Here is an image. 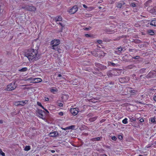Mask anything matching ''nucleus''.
I'll return each instance as SVG.
<instances>
[{
  "instance_id": "nucleus-13",
  "label": "nucleus",
  "mask_w": 156,
  "mask_h": 156,
  "mask_svg": "<svg viewBox=\"0 0 156 156\" xmlns=\"http://www.w3.org/2000/svg\"><path fill=\"white\" fill-rule=\"evenodd\" d=\"M97 52H98V57L99 58H101V57H104L106 54V53H104L103 51L98 49H97Z\"/></svg>"
},
{
  "instance_id": "nucleus-31",
  "label": "nucleus",
  "mask_w": 156,
  "mask_h": 156,
  "mask_svg": "<svg viewBox=\"0 0 156 156\" xmlns=\"http://www.w3.org/2000/svg\"><path fill=\"white\" fill-rule=\"evenodd\" d=\"M129 118L130 120V121L132 122L133 121H136V119L135 118H133L131 116H129Z\"/></svg>"
},
{
  "instance_id": "nucleus-16",
  "label": "nucleus",
  "mask_w": 156,
  "mask_h": 156,
  "mask_svg": "<svg viewBox=\"0 0 156 156\" xmlns=\"http://www.w3.org/2000/svg\"><path fill=\"white\" fill-rule=\"evenodd\" d=\"M58 135V133L57 131H54L49 133L48 136L51 137H56Z\"/></svg>"
},
{
  "instance_id": "nucleus-7",
  "label": "nucleus",
  "mask_w": 156,
  "mask_h": 156,
  "mask_svg": "<svg viewBox=\"0 0 156 156\" xmlns=\"http://www.w3.org/2000/svg\"><path fill=\"white\" fill-rule=\"evenodd\" d=\"M156 76V71H151L146 76V77L147 78H154Z\"/></svg>"
},
{
  "instance_id": "nucleus-37",
  "label": "nucleus",
  "mask_w": 156,
  "mask_h": 156,
  "mask_svg": "<svg viewBox=\"0 0 156 156\" xmlns=\"http://www.w3.org/2000/svg\"><path fill=\"white\" fill-rule=\"evenodd\" d=\"M122 122L123 124H126L127 123L128 121H127V119L126 118H125L122 121Z\"/></svg>"
},
{
  "instance_id": "nucleus-55",
  "label": "nucleus",
  "mask_w": 156,
  "mask_h": 156,
  "mask_svg": "<svg viewBox=\"0 0 156 156\" xmlns=\"http://www.w3.org/2000/svg\"><path fill=\"white\" fill-rule=\"evenodd\" d=\"M140 121L141 122H144V120L143 119H141L140 120Z\"/></svg>"
},
{
  "instance_id": "nucleus-21",
  "label": "nucleus",
  "mask_w": 156,
  "mask_h": 156,
  "mask_svg": "<svg viewBox=\"0 0 156 156\" xmlns=\"http://www.w3.org/2000/svg\"><path fill=\"white\" fill-rule=\"evenodd\" d=\"M108 66H118L119 64H115L113 62H111L108 61Z\"/></svg>"
},
{
  "instance_id": "nucleus-2",
  "label": "nucleus",
  "mask_w": 156,
  "mask_h": 156,
  "mask_svg": "<svg viewBox=\"0 0 156 156\" xmlns=\"http://www.w3.org/2000/svg\"><path fill=\"white\" fill-rule=\"evenodd\" d=\"M121 92L122 94H129L131 95H135L137 93V90H132V88L128 87L123 88Z\"/></svg>"
},
{
  "instance_id": "nucleus-43",
  "label": "nucleus",
  "mask_w": 156,
  "mask_h": 156,
  "mask_svg": "<svg viewBox=\"0 0 156 156\" xmlns=\"http://www.w3.org/2000/svg\"><path fill=\"white\" fill-rule=\"evenodd\" d=\"M68 129H73L74 128L75 126H68Z\"/></svg>"
},
{
  "instance_id": "nucleus-62",
  "label": "nucleus",
  "mask_w": 156,
  "mask_h": 156,
  "mask_svg": "<svg viewBox=\"0 0 156 156\" xmlns=\"http://www.w3.org/2000/svg\"><path fill=\"white\" fill-rule=\"evenodd\" d=\"M43 109L44 110L47 112H48V113H49V112L48 111L47 109H45L44 108V109Z\"/></svg>"
},
{
  "instance_id": "nucleus-41",
  "label": "nucleus",
  "mask_w": 156,
  "mask_h": 156,
  "mask_svg": "<svg viewBox=\"0 0 156 156\" xmlns=\"http://www.w3.org/2000/svg\"><path fill=\"white\" fill-rule=\"evenodd\" d=\"M37 105L41 107L43 109H44V107L42 105L41 103L39 102H37Z\"/></svg>"
},
{
  "instance_id": "nucleus-22",
  "label": "nucleus",
  "mask_w": 156,
  "mask_h": 156,
  "mask_svg": "<svg viewBox=\"0 0 156 156\" xmlns=\"http://www.w3.org/2000/svg\"><path fill=\"white\" fill-rule=\"evenodd\" d=\"M150 24L151 25L154 26H156V19L154 18L152 20L150 23Z\"/></svg>"
},
{
  "instance_id": "nucleus-54",
  "label": "nucleus",
  "mask_w": 156,
  "mask_h": 156,
  "mask_svg": "<svg viewBox=\"0 0 156 156\" xmlns=\"http://www.w3.org/2000/svg\"><path fill=\"white\" fill-rule=\"evenodd\" d=\"M102 41L100 40H98L97 41V42L99 44H101L102 43Z\"/></svg>"
},
{
  "instance_id": "nucleus-6",
  "label": "nucleus",
  "mask_w": 156,
  "mask_h": 156,
  "mask_svg": "<svg viewBox=\"0 0 156 156\" xmlns=\"http://www.w3.org/2000/svg\"><path fill=\"white\" fill-rule=\"evenodd\" d=\"M113 76H119L121 74L122 70L120 69H115L112 70Z\"/></svg>"
},
{
  "instance_id": "nucleus-11",
  "label": "nucleus",
  "mask_w": 156,
  "mask_h": 156,
  "mask_svg": "<svg viewBox=\"0 0 156 156\" xmlns=\"http://www.w3.org/2000/svg\"><path fill=\"white\" fill-rule=\"evenodd\" d=\"M70 112L73 115L75 116L78 113L79 109L77 108H71L70 109Z\"/></svg>"
},
{
  "instance_id": "nucleus-20",
  "label": "nucleus",
  "mask_w": 156,
  "mask_h": 156,
  "mask_svg": "<svg viewBox=\"0 0 156 156\" xmlns=\"http://www.w3.org/2000/svg\"><path fill=\"white\" fill-rule=\"evenodd\" d=\"M135 67V66L134 64H131L126 66L125 68L127 69H130Z\"/></svg>"
},
{
  "instance_id": "nucleus-39",
  "label": "nucleus",
  "mask_w": 156,
  "mask_h": 156,
  "mask_svg": "<svg viewBox=\"0 0 156 156\" xmlns=\"http://www.w3.org/2000/svg\"><path fill=\"white\" fill-rule=\"evenodd\" d=\"M112 88V86H110L109 85H108V86L105 87V89H108L109 90L111 89Z\"/></svg>"
},
{
  "instance_id": "nucleus-49",
  "label": "nucleus",
  "mask_w": 156,
  "mask_h": 156,
  "mask_svg": "<svg viewBox=\"0 0 156 156\" xmlns=\"http://www.w3.org/2000/svg\"><path fill=\"white\" fill-rule=\"evenodd\" d=\"M97 75L100 76H103L102 73H98Z\"/></svg>"
},
{
  "instance_id": "nucleus-33",
  "label": "nucleus",
  "mask_w": 156,
  "mask_h": 156,
  "mask_svg": "<svg viewBox=\"0 0 156 156\" xmlns=\"http://www.w3.org/2000/svg\"><path fill=\"white\" fill-rule=\"evenodd\" d=\"M130 56L131 57V58L132 59H131L130 60L127 61H130L131 60H132L133 59H139L140 57V56H139L138 55H137L135 57H132L131 56Z\"/></svg>"
},
{
  "instance_id": "nucleus-46",
  "label": "nucleus",
  "mask_w": 156,
  "mask_h": 156,
  "mask_svg": "<svg viewBox=\"0 0 156 156\" xmlns=\"http://www.w3.org/2000/svg\"><path fill=\"white\" fill-rule=\"evenodd\" d=\"M152 2L151 0H149L147 1L145 3V5L146 6V5L151 3Z\"/></svg>"
},
{
  "instance_id": "nucleus-57",
  "label": "nucleus",
  "mask_w": 156,
  "mask_h": 156,
  "mask_svg": "<svg viewBox=\"0 0 156 156\" xmlns=\"http://www.w3.org/2000/svg\"><path fill=\"white\" fill-rule=\"evenodd\" d=\"M95 99V98H93L91 99L90 101V102H93V101H94V100Z\"/></svg>"
},
{
  "instance_id": "nucleus-28",
  "label": "nucleus",
  "mask_w": 156,
  "mask_h": 156,
  "mask_svg": "<svg viewBox=\"0 0 156 156\" xmlns=\"http://www.w3.org/2000/svg\"><path fill=\"white\" fill-rule=\"evenodd\" d=\"M112 73V70L108 71L107 74L109 77H111L113 76Z\"/></svg>"
},
{
  "instance_id": "nucleus-5",
  "label": "nucleus",
  "mask_w": 156,
  "mask_h": 156,
  "mask_svg": "<svg viewBox=\"0 0 156 156\" xmlns=\"http://www.w3.org/2000/svg\"><path fill=\"white\" fill-rule=\"evenodd\" d=\"M60 41L58 39H54L51 41V44L52 45V49H55V48L59 44Z\"/></svg>"
},
{
  "instance_id": "nucleus-52",
  "label": "nucleus",
  "mask_w": 156,
  "mask_h": 156,
  "mask_svg": "<svg viewBox=\"0 0 156 156\" xmlns=\"http://www.w3.org/2000/svg\"><path fill=\"white\" fill-rule=\"evenodd\" d=\"M58 114L60 116H62L63 115V113L62 112H60L58 113Z\"/></svg>"
},
{
  "instance_id": "nucleus-3",
  "label": "nucleus",
  "mask_w": 156,
  "mask_h": 156,
  "mask_svg": "<svg viewBox=\"0 0 156 156\" xmlns=\"http://www.w3.org/2000/svg\"><path fill=\"white\" fill-rule=\"evenodd\" d=\"M17 87L16 82L10 83L7 86L6 89L7 91H12L15 89Z\"/></svg>"
},
{
  "instance_id": "nucleus-15",
  "label": "nucleus",
  "mask_w": 156,
  "mask_h": 156,
  "mask_svg": "<svg viewBox=\"0 0 156 156\" xmlns=\"http://www.w3.org/2000/svg\"><path fill=\"white\" fill-rule=\"evenodd\" d=\"M125 50L126 49L125 48H122V47L120 46L116 48V50L115 51V52L116 53L119 54V53H121L122 51H125Z\"/></svg>"
},
{
  "instance_id": "nucleus-40",
  "label": "nucleus",
  "mask_w": 156,
  "mask_h": 156,
  "mask_svg": "<svg viewBox=\"0 0 156 156\" xmlns=\"http://www.w3.org/2000/svg\"><path fill=\"white\" fill-rule=\"evenodd\" d=\"M0 155L2 156H5V153L2 151V150L1 149H0Z\"/></svg>"
},
{
  "instance_id": "nucleus-12",
  "label": "nucleus",
  "mask_w": 156,
  "mask_h": 156,
  "mask_svg": "<svg viewBox=\"0 0 156 156\" xmlns=\"http://www.w3.org/2000/svg\"><path fill=\"white\" fill-rule=\"evenodd\" d=\"M28 102V101L27 100L17 101L15 102V105L16 106L20 105L23 106L26 104Z\"/></svg>"
},
{
  "instance_id": "nucleus-56",
  "label": "nucleus",
  "mask_w": 156,
  "mask_h": 156,
  "mask_svg": "<svg viewBox=\"0 0 156 156\" xmlns=\"http://www.w3.org/2000/svg\"><path fill=\"white\" fill-rule=\"evenodd\" d=\"M53 56L54 57H56L58 56V55L57 54L55 53L53 54Z\"/></svg>"
},
{
  "instance_id": "nucleus-64",
  "label": "nucleus",
  "mask_w": 156,
  "mask_h": 156,
  "mask_svg": "<svg viewBox=\"0 0 156 156\" xmlns=\"http://www.w3.org/2000/svg\"><path fill=\"white\" fill-rule=\"evenodd\" d=\"M51 152L52 153H54L55 152V151L53 150H51Z\"/></svg>"
},
{
  "instance_id": "nucleus-35",
  "label": "nucleus",
  "mask_w": 156,
  "mask_h": 156,
  "mask_svg": "<svg viewBox=\"0 0 156 156\" xmlns=\"http://www.w3.org/2000/svg\"><path fill=\"white\" fill-rule=\"evenodd\" d=\"M27 70V67H24L21 69H19V71L20 72H25Z\"/></svg>"
},
{
  "instance_id": "nucleus-14",
  "label": "nucleus",
  "mask_w": 156,
  "mask_h": 156,
  "mask_svg": "<svg viewBox=\"0 0 156 156\" xmlns=\"http://www.w3.org/2000/svg\"><path fill=\"white\" fill-rule=\"evenodd\" d=\"M78 7L77 5L74 6L72 8L69 10V12L71 14L75 13L78 10Z\"/></svg>"
},
{
  "instance_id": "nucleus-45",
  "label": "nucleus",
  "mask_w": 156,
  "mask_h": 156,
  "mask_svg": "<svg viewBox=\"0 0 156 156\" xmlns=\"http://www.w3.org/2000/svg\"><path fill=\"white\" fill-rule=\"evenodd\" d=\"M58 105L59 107H62L63 105L62 103L58 102Z\"/></svg>"
},
{
  "instance_id": "nucleus-60",
  "label": "nucleus",
  "mask_w": 156,
  "mask_h": 156,
  "mask_svg": "<svg viewBox=\"0 0 156 156\" xmlns=\"http://www.w3.org/2000/svg\"><path fill=\"white\" fill-rule=\"evenodd\" d=\"M62 76V75L61 74H59L58 76H57V77H60Z\"/></svg>"
},
{
  "instance_id": "nucleus-9",
  "label": "nucleus",
  "mask_w": 156,
  "mask_h": 156,
  "mask_svg": "<svg viewBox=\"0 0 156 156\" xmlns=\"http://www.w3.org/2000/svg\"><path fill=\"white\" fill-rule=\"evenodd\" d=\"M147 10L151 13L156 14V6H149L147 8Z\"/></svg>"
},
{
  "instance_id": "nucleus-48",
  "label": "nucleus",
  "mask_w": 156,
  "mask_h": 156,
  "mask_svg": "<svg viewBox=\"0 0 156 156\" xmlns=\"http://www.w3.org/2000/svg\"><path fill=\"white\" fill-rule=\"evenodd\" d=\"M91 28L90 27V28H87V27H84L83 29L84 30H90V29Z\"/></svg>"
},
{
  "instance_id": "nucleus-44",
  "label": "nucleus",
  "mask_w": 156,
  "mask_h": 156,
  "mask_svg": "<svg viewBox=\"0 0 156 156\" xmlns=\"http://www.w3.org/2000/svg\"><path fill=\"white\" fill-rule=\"evenodd\" d=\"M151 121L152 122H154L155 121L154 118H151Z\"/></svg>"
},
{
  "instance_id": "nucleus-61",
  "label": "nucleus",
  "mask_w": 156,
  "mask_h": 156,
  "mask_svg": "<svg viewBox=\"0 0 156 156\" xmlns=\"http://www.w3.org/2000/svg\"><path fill=\"white\" fill-rule=\"evenodd\" d=\"M3 123V120H0V124H2Z\"/></svg>"
},
{
  "instance_id": "nucleus-30",
  "label": "nucleus",
  "mask_w": 156,
  "mask_h": 156,
  "mask_svg": "<svg viewBox=\"0 0 156 156\" xmlns=\"http://www.w3.org/2000/svg\"><path fill=\"white\" fill-rule=\"evenodd\" d=\"M146 69L142 68L139 70V73L143 74L146 73Z\"/></svg>"
},
{
  "instance_id": "nucleus-23",
  "label": "nucleus",
  "mask_w": 156,
  "mask_h": 156,
  "mask_svg": "<svg viewBox=\"0 0 156 156\" xmlns=\"http://www.w3.org/2000/svg\"><path fill=\"white\" fill-rule=\"evenodd\" d=\"M129 4L130 6L133 7H135L136 6V3L133 1H130L129 2Z\"/></svg>"
},
{
  "instance_id": "nucleus-50",
  "label": "nucleus",
  "mask_w": 156,
  "mask_h": 156,
  "mask_svg": "<svg viewBox=\"0 0 156 156\" xmlns=\"http://www.w3.org/2000/svg\"><path fill=\"white\" fill-rule=\"evenodd\" d=\"M118 138L119 139L121 140L122 139V136L121 135H119L118 136Z\"/></svg>"
},
{
  "instance_id": "nucleus-53",
  "label": "nucleus",
  "mask_w": 156,
  "mask_h": 156,
  "mask_svg": "<svg viewBox=\"0 0 156 156\" xmlns=\"http://www.w3.org/2000/svg\"><path fill=\"white\" fill-rule=\"evenodd\" d=\"M112 140H116L117 139V138L115 136H114L112 137Z\"/></svg>"
},
{
  "instance_id": "nucleus-63",
  "label": "nucleus",
  "mask_w": 156,
  "mask_h": 156,
  "mask_svg": "<svg viewBox=\"0 0 156 156\" xmlns=\"http://www.w3.org/2000/svg\"><path fill=\"white\" fill-rule=\"evenodd\" d=\"M43 116V115L41 114H39V117L41 118H42V117Z\"/></svg>"
},
{
  "instance_id": "nucleus-29",
  "label": "nucleus",
  "mask_w": 156,
  "mask_h": 156,
  "mask_svg": "<svg viewBox=\"0 0 156 156\" xmlns=\"http://www.w3.org/2000/svg\"><path fill=\"white\" fill-rule=\"evenodd\" d=\"M85 36L87 37H90L91 38H94V36L93 35L90 34H85Z\"/></svg>"
},
{
  "instance_id": "nucleus-24",
  "label": "nucleus",
  "mask_w": 156,
  "mask_h": 156,
  "mask_svg": "<svg viewBox=\"0 0 156 156\" xmlns=\"http://www.w3.org/2000/svg\"><path fill=\"white\" fill-rule=\"evenodd\" d=\"M53 49L57 51L58 52L59 54L62 53L63 51V50L61 49L60 47H56L55 48V49Z\"/></svg>"
},
{
  "instance_id": "nucleus-27",
  "label": "nucleus",
  "mask_w": 156,
  "mask_h": 156,
  "mask_svg": "<svg viewBox=\"0 0 156 156\" xmlns=\"http://www.w3.org/2000/svg\"><path fill=\"white\" fill-rule=\"evenodd\" d=\"M34 82L36 83H38L42 81V80L41 78H35L34 79Z\"/></svg>"
},
{
  "instance_id": "nucleus-34",
  "label": "nucleus",
  "mask_w": 156,
  "mask_h": 156,
  "mask_svg": "<svg viewBox=\"0 0 156 156\" xmlns=\"http://www.w3.org/2000/svg\"><path fill=\"white\" fill-rule=\"evenodd\" d=\"M148 33L151 35H153L154 34V31L152 30H149L148 31Z\"/></svg>"
},
{
  "instance_id": "nucleus-19",
  "label": "nucleus",
  "mask_w": 156,
  "mask_h": 156,
  "mask_svg": "<svg viewBox=\"0 0 156 156\" xmlns=\"http://www.w3.org/2000/svg\"><path fill=\"white\" fill-rule=\"evenodd\" d=\"M116 31V29H115L113 28V29H112V28H111V29H109L108 30H107V33L109 34H114Z\"/></svg>"
},
{
  "instance_id": "nucleus-17",
  "label": "nucleus",
  "mask_w": 156,
  "mask_h": 156,
  "mask_svg": "<svg viewBox=\"0 0 156 156\" xmlns=\"http://www.w3.org/2000/svg\"><path fill=\"white\" fill-rule=\"evenodd\" d=\"M125 4V3L123 1H120L119 2L116 3V6L118 8H121L122 6Z\"/></svg>"
},
{
  "instance_id": "nucleus-18",
  "label": "nucleus",
  "mask_w": 156,
  "mask_h": 156,
  "mask_svg": "<svg viewBox=\"0 0 156 156\" xmlns=\"http://www.w3.org/2000/svg\"><path fill=\"white\" fill-rule=\"evenodd\" d=\"M62 17L60 16H57L56 17H54L53 19L56 22H57V21H62Z\"/></svg>"
},
{
  "instance_id": "nucleus-1",
  "label": "nucleus",
  "mask_w": 156,
  "mask_h": 156,
  "mask_svg": "<svg viewBox=\"0 0 156 156\" xmlns=\"http://www.w3.org/2000/svg\"><path fill=\"white\" fill-rule=\"evenodd\" d=\"M25 55L30 62L36 61L40 58L37 50L34 49H28Z\"/></svg>"
},
{
  "instance_id": "nucleus-58",
  "label": "nucleus",
  "mask_w": 156,
  "mask_h": 156,
  "mask_svg": "<svg viewBox=\"0 0 156 156\" xmlns=\"http://www.w3.org/2000/svg\"><path fill=\"white\" fill-rule=\"evenodd\" d=\"M83 7H84V8H87V6L86 5H85V4H83Z\"/></svg>"
},
{
  "instance_id": "nucleus-8",
  "label": "nucleus",
  "mask_w": 156,
  "mask_h": 156,
  "mask_svg": "<svg viewBox=\"0 0 156 156\" xmlns=\"http://www.w3.org/2000/svg\"><path fill=\"white\" fill-rule=\"evenodd\" d=\"M130 80V78L128 76L120 78L119 79V81L122 83L127 82Z\"/></svg>"
},
{
  "instance_id": "nucleus-26",
  "label": "nucleus",
  "mask_w": 156,
  "mask_h": 156,
  "mask_svg": "<svg viewBox=\"0 0 156 156\" xmlns=\"http://www.w3.org/2000/svg\"><path fill=\"white\" fill-rule=\"evenodd\" d=\"M91 54L94 56L98 57V52H97V49L91 51Z\"/></svg>"
},
{
  "instance_id": "nucleus-47",
  "label": "nucleus",
  "mask_w": 156,
  "mask_h": 156,
  "mask_svg": "<svg viewBox=\"0 0 156 156\" xmlns=\"http://www.w3.org/2000/svg\"><path fill=\"white\" fill-rule=\"evenodd\" d=\"M35 79V78H34L33 77H30L28 78V79L29 80H32L33 81V82H34V79Z\"/></svg>"
},
{
  "instance_id": "nucleus-38",
  "label": "nucleus",
  "mask_w": 156,
  "mask_h": 156,
  "mask_svg": "<svg viewBox=\"0 0 156 156\" xmlns=\"http://www.w3.org/2000/svg\"><path fill=\"white\" fill-rule=\"evenodd\" d=\"M30 149V146H26L25 147V148L24 149V150L25 151H28Z\"/></svg>"
},
{
  "instance_id": "nucleus-59",
  "label": "nucleus",
  "mask_w": 156,
  "mask_h": 156,
  "mask_svg": "<svg viewBox=\"0 0 156 156\" xmlns=\"http://www.w3.org/2000/svg\"><path fill=\"white\" fill-rule=\"evenodd\" d=\"M62 129H63V130H67V129H68V127H66V128H62Z\"/></svg>"
},
{
  "instance_id": "nucleus-32",
  "label": "nucleus",
  "mask_w": 156,
  "mask_h": 156,
  "mask_svg": "<svg viewBox=\"0 0 156 156\" xmlns=\"http://www.w3.org/2000/svg\"><path fill=\"white\" fill-rule=\"evenodd\" d=\"M50 91L51 92L54 93V92H57L58 91V90L56 89L54 87H51L50 89Z\"/></svg>"
},
{
  "instance_id": "nucleus-42",
  "label": "nucleus",
  "mask_w": 156,
  "mask_h": 156,
  "mask_svg": "<svg viewBox=\"0 0 156 156\" xmlns=\"http://www.w3.org/2000/svg\"><path fill=\"white\" fill-rule=\"evenodd\" d=\"M129 51L130 52H135L137 51L136 50L133 49H129Z\"/></svg>"
},
{
  "instance_id": "nucleus-51",
  "label": "nucleus",
  "mask_w": 156,
  "mask_h": 156,
  "mask_svg": "<svg viewBox=\"0 0 156 156\" xmlns=\"http://www.w3.org/2000/svg\"><path fill=\"white\" fill-rule=\"evenodd\" d=\"M114 84L115 83L114 82H111L110 83L109 85H110V86H112V85H114Z\"/></svg>"
},
{
  "instance_id": "nucleus-10",
  "label": "nucleus",
  "mask_w": 156,
  "mask_h": 156,
  "mask_svg": "<svg viewBox=\"0 0 156 156\" xmlns=\"http://www.w3.org/2000/svg\"><path fill=\"white\" fill-rule=\"evenodd\" d=\"M95 65L96 67L100 69L101 70H105L107 68L106 66L98 63H95Z\"/></svg>"
},
{
  "instance_id": "nucleus-36",
  "label": "nucleus",
  "mask_w": 156,
  "mask_h": 156,
  "mask_svg": "<svg viewBox=\"0 0 156 156\" xmlns=\"http://www.w3.org/2000/svg\"><path fill=\"white\" fill-rule=\"evenodd\" d=\"M78 82V80L76 79L74 80V81H73L72 84L74 85H77L79 83Z\"/></svg>"
},
{
  "instance_id": "nucleus-4",
  "label": "nucleus",
  "mask_w": 156,
  "mask_h": 156,
  "mask_svg": "<svg viewBox=\"0 0 156 156\" xmlns=\"http://www.w3.org/2000/svg\"><path fill=\"white\" fill-rule=\"evenodd\" d=\"M22 8L27 11L32 12L35 11L36 9V8L33 5H27L22 6Z\"/></svg>"
},
{
  "instance_id": "nucleus-25",
  "label": "nucleus",
  "mask_w": 156,
  "mask_h": 156,
  "mask_svg": "<svg viewBox=\"0 0 156 156\" xmlns=\"http://www.w3.org/2000/svg\"><path fill=\"white\" fill-rule=\"evenodd\" d=\"M58 24L60 25L61 26V28L60 29V31L62 32L64 29V27L65 26V24L64 23H62L61 22H59L58 23H57Z\"/></svg>"
}]
</instances>
